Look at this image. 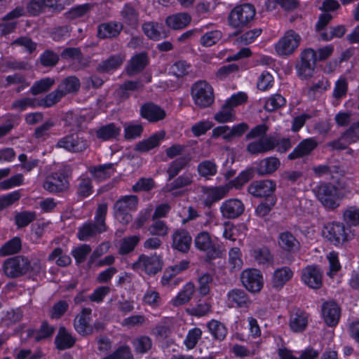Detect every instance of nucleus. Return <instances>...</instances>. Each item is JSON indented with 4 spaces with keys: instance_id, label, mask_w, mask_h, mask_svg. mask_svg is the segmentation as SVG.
I'll list each match as a JSON object with an SVG mask.
<instances>
[{
    "instance_id": "obj_64",
    "label": "nucleus",
    "mask_w": 359,
    "mask_h": 359,
    "mask_svg": "<svg viewBox=\"0 0 359 359\" xmlns=\"http://www.w3.org/2000/svg\"><path fill=\"white\" fill-rule=\"evenodd\" d=\"M346 142L351 144L359 141V121L353 123L350 127L341 133Z\"/></svg>"
},
{
    "instance_id": "obj_4",
    "label": "nucleus",
    "mask_w": 359,
    "mask_h": 359,
    "mask_svg": "<svg viewBox=\"0 0 359 359\" xmlns=\"http://www.w3.org/2000/svg\"><path fill=\"white\" fill-rule=\"evenodd\" d=\"M139 198L137 196L129 195L121 197L114 205V215L122 224H128L133 220L130 211L137 210Z\"/></svg>"
},
{
    "instance_id": "obj_19",
    "label": "nucleus",
    "mask_w": 359,
    "mask_h": 359,
    "mask_svg": "<svg viewBox=\"0 0 359 359\" xmlns=\"http://www.w3.org/2000/svg\"><path fill=\"white\" fill-rule=\"evenodd\" d=\"M120 16L123 25L131 29H137L140 24V12L138 9L130 3L125 4L120 11Z\"/></svg>"
},
{
    "instance_id": "obj_56",
    "label": "nucleus",
    "mask_w": 359,
    "mask_h": 359,
    "mask_svg": "<svg viewBox=\"0 0 359 359\" xmlns=\"http://www.w3.org/2000/svg\"><path fill=\"white\" fill-rule=\"evenodd\" d=\"M286 100L280 94H274L267 99L264 104V109L268 111H274L285 106Z\"/></svg>"
},
{
    "instance_id": "obj_44",
    "label": "nucleus",
    "mask_w": 359,
    "mask_h": 359,
    "mask_svg": "<svg viewBox=\"0 0 359 359\" xmlns=\"http://www.w3.org/2000/svg\"><path fill=\"white\" fill-rule=\"evenodd\" d=\"M124 58L121 55L110 56L108 59L101 62L97 67L99 72H108L121 67Z\"/></svg>"
},
{
    "instance_id": "obj_54",
    "label": "nucleus",
    "mask_w": 359,
    "mask_h": 359,
    "mask_svg": "<svg viewBox=\"0 0 359 359\" xmlns=\"http://www.w3.org/2000/svg\"><path fill=\"white\" fill-rule=\"evenodd\" d=\"M193 182V175L191 173H184L175 179L171 183L167 185L168 191H171L175 189L191 185Z\"/></svg>"
},
{
    "instance_id": "obj_45",
    "label": "nucleus",
    "mask_w": 359,
    "mask_h": 359,
    "mask_svg": "<svg viewBox=\"0 0 359 359\" xmlns=\"http://www.w3.org/2000/svg\"><path fill=\"white\" fill-rule=\"evenodd\" d=\"M195 291L194 285L192 283H187L177 296L172 299V303L175 306H179L189 302Z\"/></svg>"
},
{
    "instance_id": "obj_10",
    "label": "nucleus",
    "mask_w": 359,
    "mask_h": 359,
    "mask_svg": "<svg viewBox=\"0 0 359 359\" xmlns=\"http://www.w3.org/2000/svg\"><path fill=\"white\" fill-rule=\"evenodd\" d=\"M194 245L198 250L205 252L208 257L211 259L220 257L222 255L219 245L215 243L207 231H201L195 236Z\"/></svg>"
},
{
    "instance_id": "obj_46",
    "label": "nucleus",
    "mask_w": 359,
    "mask_h": 359,
    "mask_svg": "<svg viewBox=\"0 0 359 359\" xmlns=\"http://www.w3.org/2000/svg\"><path fill=\"white\" fill-rule=\"evenodd\" d=\"M190 160L189 156H182L171 162L167 169L168 180L175 177L189 164Z\"/></svg>"
},
{
    "instance_id": "obj_14",
    "label": "nucleus",
    "mask_w": 359,
    "mask_h": 359,
    "mask_svg": "<svg viewBox=\"0 0 359 359\" xmlns=\"http://www.w3.org/2000/svg\"><path fill=\"white\" fill-rule=\"evenodd\" d=\"M43 187L51 194H60L68 190L69 182L64 174L53 172L46 177Z\"/></svg>"
},
{
    "instance_id": "obj_18",
    "label": "nucleus",
    "mask_w": 359,
    "mask_h": 359,
    "mask_svg": "<svg viewBox=\"0 0 359 359\" xmlns=\"http://www.w3.org/2000/svg\"><path fill=\"white\" fill-rule=\"evenodd\" d=\"M123 25L121 22L109 21L98 25L97 36L100 39L117 38L122 30Z\"/></svg>"
},
{
    "instance_id": "obj_30",
    "label": "nucleus",
    "mask_w": 359,
    "mask_h": 359,
    "mask_svg": "<svg viewBox=\"0 0 359 359\" xmlns=\"http://www.w3.org/2000/svg\"><path fill=\"white\" fill-rule=\"evenodd\" d=\"M308 314L300 309L292 311L290 316L289 325L294 332H301L308 325Z\"/></svg>"
},
{
    "instance_id": "obj_60",
    "label": "nucleus",
    "mask_w": 359,
    "mask_h": 359,
    "mask_svg": "<svg viewBox=\"0 0 359 359\" xmlns=\"http://www.w3.org/2000/svg\"><path fill=\"white\" fill-rule=\"evenodd\" d=\"M278 355L280 359H316L318 352L313 349H309L301 355L300 358H297L293 356L291 352L287 349H279Z\"/></svg>"
},
{
    "instance_id": "obj_59",
    "label": "nucleus",
    "mask_w": 359,
    "mask_h": 359,
    "mask_svg": "<svg viewBox=\"0 0 359 359\" xmlns=\"http://www.w3.org/2000/svg\"><path fill=\"white\" fill-rule=\"evenodd\" d=\"M214 118L219 123L232 121L234 120L233 109L226 102L221 110L215 114Z\"/></svg>"
},
{
    "instance_id": "obj_21",
    "label": "nucleus",
    "mask_w": 359,
    "mask_h": 359,
    "mask_svg": "<svg viewBox=\"0 0 359 359\" xmlns=\"http://www.w3.org/2000/svg\"><path fill=\"white\" fill-rule=\"evenodd\" d=\"M318 143L315 138L304 139L288 154L287 158L289 160H295L308 156L318 147Z\"/></svg>"
},
{
    "instance_id": "obj_22",
    "label": "nucleus",
    "mask_w": 359,
    "mask_h": 359,
    "mask_svg": "<svg viewBox=\"0 0 359 359\" xmlns=\"http://www.w3.org/2000/svg\"><path fill=\"white\" fill-rule=\"evenodd\" d=\"M322 314L325 323L330 327H334L339 323L341 309L334 302H325L322 306Z\"/></svg>"
},
{
    "instance_id": "obj_55",
    "label": "nucleus",
    "mask_w": 359,
    "mask_h": 359,
    "mask_svg": "<svg viewBox=\"0 0 359 359\" xmlns=\"http://www.w3.org/2000/svg\"><path fill=\"white\" fill-rule=\"evenodd\" d=\"M60 266H67L71 263V258L69 255L63 252L61 248H55L53 252L48 255V261H54Z\"/></svg>"
},
{
    "instance_id": "obj_17",
    "label": "nucleus",
    "mask_w": 359,
    "mask_h": 359,
    "mask_svg": "<svg viewBox=\"0 0 359 359\" xmlns=\"http://www.w3.org/2000/svg\"><path fill=\"white\" fill-rule=\"evenodd\" d=\"M323 273L314 265L307 266L302 270V280L312 289H319L323 283Z\"/></svg>"
},
{
    "instance_id": "obj_7",
    "label": "nucleus",
    "mask_w": 359,
    "mask_h": 359,
    "mask_svg": "<svg viewBox=\"0 0 359 359\" xmlns=\"http://www.w3.org/2000/svg\"><path fill=\"white\" fill-rule=\"evenodd\" d=\"M89 147L88 141L77 133H73L60 138L55 144L57 149H63L71 153H82Z\"/></svg>"
},
{
    "instance_id": "obj_15",
    "label": "nucleus",
    "mask_w": 359,
    "mask_h": 359,
    "mask_svg": "<svg viewBox=\"0 0 359 359\" xmlns=\"http://www.w3.org/2000/svg\"><path fill=\"white\" fill-rule=\"evenodd\" d=\"M276 184L271 180H264L252 182L248 187L249 194L257 198H276L274 192Z\"/></svg>"
},
{
    "instance_id": "obj_1",
    "label": "nucleus",
    "mask_w": 359,
    "mask_h": 359,
    "mask_svg": "<svg viewBox=\"0 0 359 359\" xmlns=\"http://www.w3.org/2000/svg\"><path fill=\"white\" fill-rule=\"evenodd\" d=\"M256 14V9L251 4H243L234 7L229 14V25L238 32L250 26Z\"/></svg>"
},
{
    "instance_id": "obj_53",
    "label": "nucleus",
    "mask_w": 359,
    "mask_h": 359,
    "mask_svg": "<svg viewBox=\"0 0 359 359\" xmlns=\"http://www.w3.org/2000/svg\"><path fill=\"white\" fill-rule=\"evenodd\" d=\"M140 238L138 236L126 237L121 241L118 252L125 255L133 252L139 243Z\"/></svg>"
},
{
    "instance_id": "obj_27",
    "label": "nucleus",
    "mask_w": 359,
    "mask_h": 359,
    "mask_svg": "<svg viewBox=\"0 0 359 359\" xmlns=\"http://www.w3.org/2000/svg\"><path fill=\"white\" fill-rule=\"evenodd\" d=\"M229 191V187L227 185L204 187L203 192L206 195V198L204 200V205L209 208L211 207L215 203L225 197Z\"/></svg>"
},
{
    "instance_id": "obj_43",
    "label": "nucleus",
    "mask_w": 359,
    "mask_h": 359,
    "mask_svg": "<svg viewBox=\"0 0 359 359\" xmlns=\"http://www.w3.org/2000/svg\"><path fill=\"white\" fill-rule=\"evenodd\" d=\"M57 88L65 97L67 94L76 93L80 88V81L74 76H68L62 81Z\"/></svg>"
},
{
    "instance_id": "obj_50",
    "label": "nucleus",
    "mask_w": 359,
    "mask_h": 359,
    "mask_svg": "<svg viewBox=\"0 0 359 359\" xmlns=\"http://www.w3.org/2000/svg\"><path fill=\"white\" fill-rule=\"evenodd\" d=\"M197 171L201 177L210 179L217 174V166L213 161L206 160L198 165Z\"/></svg>"
},
{
    "instance_id": "obj_9",
    "label": "nucleus",
    "mask_w": 359,
    "mask_h": 359,
    "mask_svg": "<svg viewBox=\"0 0 359 359\" xmlns=\"http://www.w3.org/2000/svg\"><path fill=\"white\" fill-rule=\"evenodd\" d=\"M316 52L312 48H306L300 54V62L296 66L297 75L302 79L312 76L317 62Z\"/></svg>"
},
{
    "instance_id": "obj_5",
    "label": "nucleus",
    "mask_w": 359,
    "mask_h": 359,
    "mask_svg": "<svg viewBox=\"0 0 359 359\" xmlns=\"http://www.w3.org/2000/svg\"><path fill=\"white\" fill-rule=\"evenodd\" d=\"M191 95L194 104L200 108L210 107L215 100L212 87L205 81H198L191 88Z\"/></svg>"
},
{
    "instance_id": "obj_23",
    "label": "nucleus",
    "mask_w": 359,
    "mask_h": 359,
    "mask_svg": "<svg viewBox=\"0 0 359 359\" xmlns=\"http://www.w3.org/2000/svg\"><path fill=\"white\" fill-rule=\"evenodd\" d=\"M276 144L273 136L260 138L250 142L246 147V151L252 155L265 154L273 150Z\"/></svg>"
},
{
    "instance_id": "obj_31",
    "label": "nucleus",
    "mask_w": 359,
    "mask_h": 359,
    "mask_svg": "<svg viewBox=\"0 0 359 359\" xmlns=\"http://www.w3.org/2000/svg\"><path fill=\"white\" fill-rule=\"evenodd\" d=\"M294 273L288 266L276 269L273 273L271 284L273 288L281 289L293 277Z\"/></svg>"
},
{
    "instance_id": "obj_8",
    "label": "nucleus",
    "mask_w": 359,
    "mask_h": 359,
    "mask_svg": "<svg viewBox=\"0 0 359 359\" xmlns=\"http://www.w3.org/2000/svg\"><path fill=\"white\" fill-rule=\"evenodd\" d=\"M313 192L325 208L334 210L339 205L337 202V189L332 184L322 183L313 189Z\"/></svg>"
},
{
    "instance_id": "obj_20",
    "label": "nucleus",
    "mask_w": 359,
    "mask_h": 359,
    "mask_svg": "<svg viewBox=\"0 0 359 359\" xmlns=\"http://www.w3.org/2000/svg\"><path fill=\"white\" fill-rule=\"evenodd\" d=\"M245 210V206L241 201L231 198L222 203L220 211L223 217L236 219L241 216Z\"/></svg>"
},
{
    "instance_id": "obj_32",
    "label": "nucleus",
    "mask_w": 359,
    "mask_h": 359,
    "mask_svg": "<svg viewBox=\"0 0 359 359\" xmlns=\"http://www.w3.org/2000/svg\"><path fill=\"white\" fill-rule=\"evenodd\" d=\"M191 21V16L187 13H177L169 15L165 19L166 25L175 30L182 29Z\"/></svg>"
},
{
    "instance_id": "obj_26",
    "label": "nucleus",
    "mask_w": 359,
    "mask_h": 359,
    "mask_svg": "<svg viewBox=\"0 0 359 359\" xmlns=\"http://www.w3.org/2000/svg\"><path fill=\"white\" fill-rule=\"evenodd\" d=\"M280 165L276 157H267L254 163L253 170L260 176L268 175L276 171Z\"/></svg>"
},
{
    "instance_id": "obj_36",
    "label": "nucleus",
    "mask_w": 359,
    "mask_h": 359,
    "mask_svg": "<svg viewBox=\"0 0 359 359\" xmlns=\"http://www.w3.org/2000/svg\"><path fill=\"white\" fill-rule=\"evenodd\" d=\"M341 219L344 224L350 229L352 226H359V207L348 205L341 212Z\"/></svg>"
},
{
    "instance_id": "obj_42",
    "label": "nucleus",
    "mask_w": 359,
    "mask_h": 359,
    "mask_svg": "<svg viewBox=\"0 0 359 359\" xmlns=\"http://www.w3.org/2000/svg\"><path fill=\"white\" fill-rule=\"evenodd\" d=\"M330 87V83L328 79L322 77L308 88L306 95L310 99L314 100L327 90Z\"/></svg>"
},
{
    "instance_id": "obj_51",
    "label": "nucleus",
    "mask_w": 359,
    "mask_h": 359,
    "mask_svg": "<svg viewBox=\"0 0 359 359\" xmlns=\"http://www.w3.org/2000/svg\"><path fill=\"white\" fill-rule=\"evenodd\" d=\"M22 249V241L19 237H14L13 238L7 241L0 248V255L1 256H7L18 253Z\"/></svg>"
},
{
    "instance_id": "obj_24",
    "label": "nucleus",
    "mask_w": 359,
    "mask_h": 359,
    "mask_svg": "<svg viewBox=\"0 0 359 359\" xmlns=\"http://www.w3.org/2000/svg\"><path fill=\"white\" fill-rule=\"evenodd\" d=\"M140 114L142 118L151 123L161 121L166 116L165 110L153 102L142 104L140 107Z\"/></svg>"
},
{
    "instance_id": "obj_49",
    "label": "nucleus",
    "mask_w": 359,
    "mask_h": 359,
    "mask_svg": "<svg viewBox=\"0 0 359 359\" xmlns=\"http://www.w3.org/2000/svg\"><path fill=\"white\" fill-rule=\"evenodd\" d=\"M54 84V79L50 77L43 78L35 81L31 87L29 92L32 95H38L48 92Z\"/></svg>"
},
{
    "instance_id": "obj_39",
    "label": "nucleus",
    "mask_w": 359,
    "mask_h": 359,
    "mask_svg": "<svg viewBox=\"0 0 359 359\" xmlns=\"http://www.w3.org/2000/svg\"><path fill=\"white\" fill-rule=\"evenodd\" d=\"M114 164L107 163L89 168L90 173L97 181H103L110 177L115 172Z\"/></svg>"
},
{
    "instance_id": "obj_12",
    "label": "nucleus",
    "mask_w": 359,
    "mask_h": 359,
    "mask_svg": "<svg viewBox=\"0 0 359 359\" xmlns=\"http://www.w3.org/2000/svg\"><path fill=\"white\" fill-rule=\"evenodd\" d=\"M243 285L250 292L257 293L263 287V276L260 271L255 269H248L241 274Z\"/></svg>"
},
{
    "instance_id": "obj_37",
    "label": "nucleus",
    "mask_w": 359,
    "mask_h": 359,
    "mask_svg": "<svg viewBox=\"0 0 359 359\" xmlns=\"http://www.w3.org/2000/svg\"><path fill=\"white\" fill-rule=\"evenodd\" d=\"M165 137L163 131L156 133L149 138L139 142L135 147V150L139 152H147L158 146L160 141Z\"/></svg>"
},
{
    "instance_id": "obj_29",
    "label": "nucleus",
    "mask_w": 359,
    "mask_h": 359,
    "mask_svg": "<svg viewBox=\"0 0 359 359\" xmlns=\"http://www.w3.org/2000/svg\"><path fill=\"white\" fill-rule=\"evenodd\" d=\"M149 62L148 53L142 52L133 55L126 67L127 73L129 75L136 74L143 71Z\"/></svg>"
},
{
    "instance_id": "obj_38",
    "label": "nucleus",
    "mask_w": 359,
    "mask_h": 359,
    "mask_svg": "<svg viewBox=\"0 0 359 359\" xmlns=\"http://www.w3.org/2000/svg\"><path fill=\"white\" fill-rule=\"evenodd\" d=\"M75 338L65 327H60L55 339L57 348L65 350L72 348L75 344Z\"/></svg>"
},
{
    "instance_id": "obj_13",
    "label": "nucleus",
    "mask_w": 359,
    "mask_h": 359,
    "mask_svg": "<svg viewBox=\"0 0 359 359\" xmlns=\"http://www.w3.org/2000/svg\"><path fill=\"white\" fill-rule=\"evenodd\" d=\"M132 269L135 271H144L149 275H154L161 270V259L158 256L140 255L138 259L132 264Z\"/></svg>"
},
{
    "instance_id": "obj_11",
    "label": "nucleus",
    "mask_w": 359,
    "mask_h": 359,
    "mask_svg": "<svg viewBox=\"0 0 359 359\" xmlns=\"http://www.w3.org/2000/svg\"><path fill=\"white\" fill-rule=\"evenodd\" d=\"M5 275L11 278H18L29 271V260L24 256H15L7 259L3 266Z\"/></svg>"
},
{
    "instance_id": "obj_16",
    "label": "nucleus",
    "mask_w": 359,
    "mask_h": 359,
    "mask_svg": "<svg viewBox=\"0 0 359 359\" xmlns=\"http://www.w3.org/2000/svg\"><path fill=\"white\" fill-rule=\"evenodd\" d=\"M171 238V247L173 250L182 254H187L189 252L192 243V237L187 230L183 228L175 229Z\"/></svg>"
},
{
    "instance_id": "obj_52",
    "label": "nucleus",
    "mask_w": 359,
    "mask_h": 359,
    "mask_svg": "<svg viewBox=\"0 0 359 359\" xmlns=\"http://www.w3.org/2000/svg\"><path fill=\"white\" fill-rule=\"evenodd\" d=\"M62 93L57 88L55 90L46 95L44 97L37 100L38 107L48 108L55 105L63 97Z\"/></svg>"
},
{
    "instance_id": "obj_40",
    "label": "nucleus",
    "mask_w": 359,
    "mask_h": 359,
    "mask_svg": "<svg viewBox=\"0 0 359 359\" xmlns=\"http://www.w3.org/2000/svg\"><path fill=\"white\" fill-rule=\"evenodd\" d=\"M250 256L259 265H269L273 263V256L267 247H261L252 249L250 251Z\"/></svg>"
},
{
    "instance_id": "obj_57",
    "label": "nucleus",
    "mask_w": 359,
    "mask_h": 359,
    "mask_svg": "<svg viewBox=\"0 0 359 359\" xmlns=\"http://www.w3.org/2000/svg\"><path fill=\"white\" fill-rule=\"evenodd\" d=\"M93 192V187L92 185L91 180L86 178H81L79 180L77 187V196L80 199H83L88 197Z\"/></svg>"
},
{
    "instance_id": "obj_34",
    "label": "nucleus",
    "mask_w": 359,
    "mask_h": 359,
    "mask_svg": "<svg viewBox=\"0 0 359 359\" xmlns=\"http://www.w3.org/2000/svg\"><path fill=\"white\" fill-rule=\"evenodd\" d=\"M278 244L285 251L295 252L300 249V243L297 239L289 231L280 233Z\"/></svg>"
},
{
    "instance_id": "obj_35",
    "label": "nucleus",
    "mask_w": 359,
    "mask_h": 359,
    "mask_svg": "<svg viewBox=\"0 0 359 359\" xmlns=\"http://www.w3.org/2000/svg\"><path fill=\"white\" fill-rule=\"evenodd\" d=\"M121 129L115 123H111L100 127L95 132L96 137L103 141L117 139L121 134Z\"/></svg>"
},
{
    "instance_id": "obj_25",
    "label": "nucleus",
    "mask_w": 359,
    "mask_h": 359,
    "mask_svg": "<svg viewBox=\"0 0 359 359\" xmlns=\"http://www.w3.org/2000/svg\"><path fill=\"white\" fill-rule=\"evenodd\" d=\"M92 310L84 308L78 314L74 320V327L76 331L82 336L89 335L93 333V327L89 325L90 316Z\"/></svg>"
},
{
    "instance_id": "obj_62",
    "label": "nucleus",
    "mask_w": 359,
    "mask_h": 359,
    "mask_svg": "<svg viewBox=\"0 0 359 359\" xmlns=\"http://www.w3.org/2000/svg\"><path fill=\"white\" fill-rule=\"evenodd\" d=\"M133 345L137 353H145L151 348L152 341L150 337L141 336L133 340Z\"/></svg>"
},
{
    "instance_id": "obj_63",
    "label": "nucleus",
    "mask_w": 359,
    "mask_h": 359,
    "mask_svg": "<svg viewBox=\"0 0 359 359\" xmlns=\"http://www.w3.org/2000/svg\"><path fill=\"white\" fill-rule=\"evenodd\" d=\"M144 128L140 123H129L124 126V137L126 140L136 139L142 135Z\"/></svg>"
},
{
    "instance_id": "obj_28",
    "label": "nucleus",
    "mask_w": 359,
    "mask_h": 359,
    "mask_svg": "<svg viewBox=\"0 0 359 359\" xmlns=\"http://www.w3.org/2000/svg\"><path fill=\"white\" fill-rule=\"evenodd\" d=\"M227 301L232 307L247 308L251 304V300L243 289L233 288L227 293Z\"/></svg>"
},
{
    "instance_id": "obj_58",
    "label": "nucleus",
    "mask_w": 359,
    "mask_h": 359,
    "mask_svg": "<svg viewBox=\"0 0 359 359\" xmlns=\"http://www.w3.org/2000/svg\"><path fill=\"white\" fill-rule=\"evenodd\" d=\"M36 218V215L35 212L23 211L15 216V222L18 228H22L28 226Z\"/></svg>"
},
{
    "instance_id": "obj_33",
    "label": "nucleus",
    "mask_w": 359,
    "mask_h": 359,
    "mask_svg": "<svg viewBox=\"0 0 359 359\" xmlns=\"http://www.w3.org/2000/svg\"><path fill=\"white\" fill-rule=\"evenodd\" d=\"M144 33L152 40H160L165 38L168 34L162 24L155 22H147L142 26Z\"/></svg>"
},
{
    "instance_id": "obj_41",
    "label": "nucleus",
    "mask_w": 359,
    "mask_h": 359,
    "mask_svg": "<svg viewBox=\"0 0 359 359\" xmlns=\"http://www.w3.org/2000/svg\"><path fill=\"white\" fill-rule=\"evenodd\" d=\"M54 331L55 328L53 326H50L47 321H43L39 330H28L27 335L29 337L33 338L34 341H40L51 337Z\"/></svg>"
},
{
    "instance_id": "obj_47",
    "label": "nucleus",
    "mask_w": 359,
    "mask_h": 359,
    "mask_svg": "<svg viewBox=\"0 0 359 359\" xmlns=\"http://www.w3.org/2000/svg\"><path fill=\"white\" fill-rule=\"evenodd\" d=\"M207 327L215 340L222 341L227 334V328L224 323L216 320H210Z\"/></svg>"
},
{
    "instance_id": "obj_61",
    "label": "nucleus",
    "mask_w": 359,
    "mask_h": 359,
    "mask_svg": "<svg viewBox=\"0 0 359 359\" xmlns=\"http://www.w3.org/2000/svg\"><path fill=\"white\" fill-rule=\"evenodd\" d=\"M36 107H38L37 100L29 97L15 100L11 104L12 109L19 111H25L28 107L35 108Z\"/></svg>"
},
{
    "instance_id": "obj_2",
    "label": "nucleus",
    "mask_w": 359,
    "mask_h": 359,
    "mask_svg": "<svg viewBox=\"0 0 359 359\" xmlns=\"http://www.w3.org/2000/svg\"><path fill=\"white\" fill-rule=\"evenodd\" d=\"M107 211V205L101 204L97 208L95 215V224L86 223L79 228L77 236L80 241H86L95 236L97 233H102L106 230L105 217Z\"/></svg>"
},
{
    "instance_id": "obj_6",
    "label": "nucleus",
    "mask_w": 359,
    "mask_h": 359,
    "mask_svg": "<svg viewBox=\"0 0 359 359\" xmlns=\"http://www.w3.org/2000/svg\"><path fill=\"white\" fill-rule=\"evenodd\" d=\"M302 42L301 36L293 29L286 31L275 44V50L280 56L292 55Z\"/></svg>"
},
{
    "instance_id": "obj_48",
    "label": "nucleus",
    "mask_w": 359,
    "mask_h": 359,
    "mask_svg": "<svg viewBox=\"0 0 359 359\" xmlns=\"http://www.w3.org/2000/svg\"><path fill=\"white\" fill-rule=\"evenodd\" d=\"M143 87L140 81H127L121 85L117 90V95L123 100L128 99L130 95V92L137 91Z\"/></svg>"
},
{
    "instance_id": "obj_3",
    "label": "nucleus",
    "mask_w": 359,
    "mask_h": 359,
    "mask_svg": "<svg viewBox=\"0 0 359 359\" xmlns=\"http://www.w3.org/2000/svg\"><path fill=\"white\" fill-rule=\"evenodd\" d=\"M322 233L332 244L337 245L353 238L351 231L342 222H332L324 225Z\"/></svg>"
}]
</instances>
